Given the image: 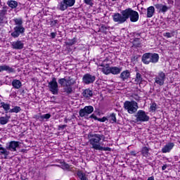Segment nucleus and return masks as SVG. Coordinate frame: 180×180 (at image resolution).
Returning a JSON list of instances; mask_svg holds the SVG:
<instances>
[{"label":"nucleus","mask_w":180,"mask_h":180,"mask_svg":"<svg viewBox=\"0 0 180 180\" xmlns=\"http://www.w3.org/2000/svg\"><path fill=\"white\" fill-rule=\"evenodd\" d=\"M13 20L15 26L13 28V32H11V36L14 39H16L19 37L20 34L25 33V29L23 27V20H22V18H14Z\"/></svg>","instance_id":"nucleus-1"},{"label":"nucleus","mask_w":180,"mask_h":180,"mask_svg":"<svg viewBox=\"0 0 180 180\" xmlns=\"http://www.w3.org/2000/svg\"><path fill=\"white\" fill-rule=\"evenodd\" d=\"M58 82L59 85L63 86L65 92H66L67 94H72V87H71V86L75 85V84H77V81L71 77H68V79H59Z\"/></svg>","instance_id":"nucleus-2"},{"label":"nucleus","mask_w":180,"mask_h":180,"mask_svg":"<svg viewBox=\"0 0 180 180\" xmlns=\"http://www.w3.org/2000/svg\"><path fill=\"white\" fill-rule=\"evenodd\" d=\"M88 137L91 148L97 150L101 146V141L103 139V135L99 134H90Z\"/></svg>","instance_id":"nucleus-3"},{"label":"nucleus","mask_w":180,"mask_h":180,"mask_svg":"<svg viewBox=\"0 0 180 180\" xmlns=\"http://www.w3.org/2000/svg\"><path fill=\"white\" fill-rule=\"evenodd\" d=\"M124 108L129 113V115H133L137 112L139 109V104H137V102L134 101H127L124 103Z\"/></svg>","instance_id":"nucleus-4"},{"label":"nucleus","mask_w":180,"mask_h":180,"mask_svg":"<svg viewBox=\"0 0 180 180\" xmlns=\"http://www.w3.org/2000/svg\"><path fill=\"white\" fill-rule=\"evenodd\" d=\"M75 5V0H63L58 4L57 8L62 12L64 11H67L68 8H71V6H74Z\"/></svg>","instance_id":"nucleus-5"},{"label":"nucleus","mask_w":180,"mask_h":180,"mask_svg":"<svg viewBox=\"0 0 180 180\" xmlns=\"http://www.w3.org/2000/svg\"><path fill=\"white\" fill-rule=\"evenodd\" d=\"M113 21L119 23V25H122L127 20V18L126 15V10H123L121 11V13H116L112 16Z\"/></svg>","instance_id":"nucleus-6"},{"label":"nucleus","mask_w":180,"mask_h":180,"mask_svg":"<svg viewBox=\"0 0 180 180\" xmlns=\"http://www.w3.org/2000/svg\"><path fill=\"white\" fill-rule=\"evenodd\" d=\"M125 14L127 19H130L131 22H136L139 21V13L136 11H134L131 8H127L125 9Z\"/></svg>","instance_id":"nucleus-7"},{"label":"nucleus","mask_w":180,"mask_h":180,"mask_svg":"<svg viewBox=\"0 0 180 180\" xmlns=\"http://www.w3.org/2000/svg\"><path fill=\"white\" fill-rule=\"evenodd\" d=\"M48 87L53 95H57L58 94V83H57V79L56 77H53L52 80L48 83Z\"/></svg>","instance_id":"nucleus-8"},{"label":"nucleus","mask_w":180,"mask_h":180,"mask_svg":"<svg viewBox=\"0 0 180 180\" xmlns=\"http://www.w3.org/2000/svg\"><path fill=\"white\" fill-rule=\"evenodd\" d=\"M165 79H167V76L165 73L162 71H160L158 73V75L155 77V83L160 86H162L165 84Z\"/></svg>","instance_id":"nucleus-9"},{"label":"nucleus","mask_w":180,"mask_h":180,"mask_svg":"<svg viewBox=\"0 0 180 180\" xmlns=\"http://www.w3.org/2000/svg\"><path fill=\"white\" fill-rule=\"evenodd\" d=\"M136 122H148L150 117L147 115L146 111L139 110L135 115Z\"/></svg>","instance_id":"nucleus-10"},{"label":"nucleus","mask_w":180,"mask_h":180,"mask_svg":"<svg viewBox=\"0 0 180 180\" xmlns=\"http://www.w3.org/2000/svg\"><path fill=\"white\" fill-rule=\"evenodd\" d=\"M94 112V107L92 105L85 106L81 109L79 112L80 117H88V115H91Z\"/></svg>","instance_id":"nucleus-11"},{"label":"nucleus","mask_w":180,"mask_h":180,"mask_svg":"<svg viewBox=\"0 0 180 180\" xmlns=\"http://www.w3.org/2000/svg\"><path fill=\"white\" fill-rule=\"evenodd\" d=\"M96 79V77H95V75L86 73L82 77V82L83 84H85V85H89L91 84H94Z\"/></svg>","instance_id":"nucleus-12"},{"label":"nucleus","mask_w":180,"mask_h":180,"mask_svg":"<svg viewBox=\"0 0 180 180\" xmlns=\"http://www.w3.org/2000/svg\"><path fill=\"white\" fill-rule=\"evenodd\" d=\"M20 143L16 141H11L6 143V150L9 151L15 152L16 151V148H19Z\"/></svg>","instance_id":"nucleus-13"},{"label":"nucleus","mask_w":180,"mask_h":180,"mask_svg":"<svg viewBox=\"0 0 180 180\" xmlns=\"http://www.w3.org/2000/svg\"><path fill=\"white\" fill-rule=\"evenodd\" d=\"M156 9H158L159 13H165L168 12L169 9H171L172 6H167L162 4H158L155 5Z\"/></svg>","instance_id":"nucleus-14"},{"label":"nucleus","mask_w":180,"mask_h":180,"mask_svg":"<svg viewBox=\"0 0 180 180\" xmlns=\"http://www.w3.org/2000/svg\"><path fill=\"white\" fill-rule=\"evenodd\" d=\"M12 48L15 50H22L23 49L25 44L22 41H15L11 43Z\"/></svg>","instance_id":"nucleus-15"},{"label":"nucleus","mask_w":180,"mask_h":180,"mask_svg":"<svg viewBox=\"0 0 180 180\" xmlns=\"http://www.w3.org/2000/svg\"><path fill=\"white\" fill-rule=\"evenodd\" d=\"M174 147H175V143L172 142L168 143L162 148V153H163V154L170 153Z\"/></svg>","instance_id":"nucleus-16"},{"label":"nucleus","mask_w":180,"mask_h":180,"mask_svg":"<svg viewBox=\"0 0 180 180\" xmlns=\"http://www.w3.org/2000/svg\"><path fill=\"white\" fill-rule=\"evenodd\" d=\"M99 67L98 70H100L103 74H105V75H109V74H110V68L109 65H101Z\"/></svg>","instance_id":"nucleus-17"},{"label":"nucleus","mask_w":180,"mask_h":180,"mask_svg":"<svg viewBox=\"0 0 180 180\" xmlns=\"http://www.w3.org/2000/svg\"><path fill=\"white\" fill-rule=\"evenodd\" d=\"M141 61L143 63V64H146V65H148L150 63H151V58L150 53H146L142 56Z\"/></svg>","instance_id":"nucleus-18"},{"label":"nucleus","mask_w":180,"mask_h":180,"mask_svg":"<svg viewBox=\"0 0 180 180\" xmlns=\"http://www.w3.org/2000/svg\"><path fill=\"white\" fill-rule=\"evenodd\" d=\"M50 117H51V114L50 113L44 115L39 114V115L36 116V119H37V120H39V122H44V120H49Z\"/></svg>","instance_id":"nucleus-19"},{"label":"nucleus","mask_w":180,"mask_h":180,"mask_svg":"<svg viewBox=\"0 0 180 180\" xmlns=\"http://www.w3.org/2000/svg\"><path fill=\"white\" fill-rule=\"evenodd\" d=\"M143 81L144 79L143 78V75H141L140 72H137L134 78L135 84H136V85H140V84Z\"/></svg>","instance_id":"nucleus-20"},{"label":"nucleus","mask_w":180,"mask_h":180,"mask_svg":"<svg viewBox=\"0 0 180 180\" xmlns=\"http://www.w3.org/2000/svg\"><path fill=\"white\" fill-rule=\"evenodd\" d=\"M122 68H118L116 66L111 67L110 70V74H112V75H117L122 72Z\"/></svg>","instance_id":"nucleus-21"},{"label":"nucleus","mask_w":180,"mask_h":180,"mask_svg":"<svg viewBox=\"0 0 180 180\" xmlns=\"http://www.w3.org/2000/svg\"><path fill=\"white\" fill-rule=\"evenodd\" d=\"M150 63L153 64H156V63L160 60V56L158 53H150Z\"/></svg>","instance_id":"nucleus-22"},{"label":"nucleus","mask_w":180,"mask_h":180,"mask_svg":"<svg viewBox=\"0 0 180 180\" xmlns=\"http://www.w3.org/2000/svg\"><path fill=\"white\" fill-rule=\"evenodd\" d=\"M154 13H155V8H154V6H149L147 8V18H153L154 16Z\"/></svg>","instance_id":"nucleus-23"},{"label":"nucleus","mask_w":180,"mask_h":180,"mask_svg":"<svg viewBox=\"0 0 180 180\" xmlns=\"http://www.w3.org/2000/svg\"><path fill=\"white\" fill-rule=\"evenodd\" d=\"M130 77V72L129 70H124L120 74V78L122 81H126Z\"/></svg>","instance_id":"nucleus-24"},{"label":"nucleus","mask_w":180,"mask_h":180,"mask_svg":"<svg viewBox=\"0 0 180 180\" xmlns=\"http://www.w3.org/2000/svg\"><path fill=\"white\" fill-rule=\"evenodd\" d=\"M12 86L13 88H15V89H20L22 86V82L20 80L14 79L12 82Z\"/></svg>","instance_id":"nucleus-25"},{"label":"nucleus","mask_w":180,"mask_h":180,"mask_svg":"<svg viewBox=\"0 0 180 180\" xmlns=\"http://www.w3.org/2000/svg\"><path fill=\"white\" fill-rule=\"evenodd\" d=\"M1 71H6L7 72H13V68L9 67L8 65H4L0 66V72Z\"/></svg>","instance_id":"nucleus-26"},{"label":"nucleus","mask_w":180,"mask_h":180,"mask_svg":"<svg viewBox=\"0 0 180 180\" xmlns=\"http://www.w3.org/2000/svg\"><path fill=\"white\" fill-rule=\"evenodd\" d=\"M9 154V151H8V149L2 147V145L0 144V155H4L5 158H6V156Z\"/></svg>","instance_id":"nucleus-27"},{"label":"nucleus","mask_w":180,"mask_h":180,"mask_svg":"<svg viewBox=\"0 0 180 180\" xmlns=\"http://www.w3.org/2000/svg\"><path fill=\"white\" fill-rule=\"evenodd\" d=\"M82 95L84 98H91V96L93 95V93L91 89H86L83 91Z\"/></svg>","instance_id":"nucleus-28"},{"label":"nucleus","mask_w":180,"mask_h":180,"mask_svg":"<svg viewBox=\"0 0 180 180\" xmlns=\"http://www.w3.org/2000/svg\"><path fill=\"white\" fill-rule=\"evenodd\" d=\"M11 119L10 116L6 115V117H0V124H6Z\"/></svg>","instance_id":"nucleus-29"},{"label":"nucleus","mask_w":180,"mask_h":180,"mask_svg":"<svg viewBox=\"0 0 180 180\" xmlns=\"http://www.w3.org/2000/svg\"><path fill=\"white\" fill-rule=\"evenodd\" d=\"M7 5H8V6L11 8V9H15L18 7V1L11 0L7 2Z\"/></svg>","instance_id":"nucleus-30"},{"label":"nucleus","mask_w":180,"mask_h":180,"mask_svg":"<svg viewBox=\"0 0 180 180\" xmlns=\"http://www.w3.org/2000/svg\"><path fill=\"white\" fill-rule=\"evenodd\" d=\"M1 106L5 110L6 113H8V111L11 110V104H8L5 102H1Z\"/></svg>","instance_id":"nucleus-31"},{"label":"nucleus","mask_w":180,"mask_h":180,"mask_svg":"<svg viewBox=\"0 0 180 180\" xmlns=\"http://www.w3.org/2000/svg\"><path fill=\"white\" fill-rule=\"evenodd\" d=\"M22 109L19 106H15L13 108L11 109L8 112L10 113H19Z\"/></svg>","instance_id":"nucleus-32"},{"label":"nucleus","mask_w":180,"mask_h":180,"mask_svg":"<svg viewBox=\"0 0 180 180\" xmlns=\"http://www.w3.org/2000/svg\"><path fill=\"white\" fill-rule=\"evenodd\" d=\"M109 121L110 122V123H116L117 120H116V114L115 113H112L110 115V116L108 117Z\"/></svg>","instance_id":"nucleus-33"},{"label":"nucleus","mask_w":180,"mask_h":180,"mask_svg":"<svg viewBox=\"0 0 180 180\" xmlns=\"http://www.w3.org/2000/svg\"><path fill=\"white\" fill-rule=\"evenodd\" d=\"M149 151H150V148L147 147H143L142 148V150H141V154L143 155V157H147L148 156Z\"/></svg>","instance_id":"nucleus-34"},{"label":"nucleus","mask_w":180,"mask_h":180,"mask_svg":"<svg viewBox=\"0 0 180 180\" xmlns=\"http://www.w3.org/2000/svg\"><path fill=\"white\" fill-rule=\"evenodd\" d=\"M97 150H98V151H110V148H109V147L105 148L100 145V146H98Z\"/></svg>","instance_id":"nucleus-35"},{"label":"nucleus","mask_w":180,"mask_h":180,"mask_svg":"<svg viewBox=\"0 0 180 180\" xmlns=\"http://www.w3.org/2000/svg\"><path fill=\"white\" fill-rule=\"evenodd\" d=\"M77 43V39L73 38L72 39H69L67 42L68 46H72V44H75Z\"/></svg>","instance_id":"nucleus-36"},{"label":"nucleus","mask_w":180,"mask_h":180,"mask_svg":"<svg viewBox=\"0 0 180 180\" xmlns=\"http://www.w3.org/2000/svg\"><path fill=\"white\" fill-rule=\"evenodd\" d=\"M157 109V104L155 103H153L150 106V110L152 111V112H155Z\"/></svg>","instance_id":"nucleus-37"},{"label":"nucleus","mask_w":180,"mask_h":180,"mask_svg":"<svg viewBox=\"0 0 180 180\" xmlns=\"http://www.w3.org/2000/svg\"><path fill=\"white\" fill-rule=\"evenodd\" d=\"M84 4H86V5H89V6H94V3L92 2V0H84Z\"/></svg>","instance_id":"nucleus-38"},{"label":"nucleus","mask_w":180,"mask_h":180,"mask_svg":"<svg viewBox=\"0 0 180 180\" xmlns=\"http://www.w3.org/2000/svg\"><path fill=\"white\" fill-rule=\"evenodd\" d=\"M163 36L164 37H167V39H171V37H172V34L170 32H165L163 33Z\"/></svg>","instance_id":"nucleus-39"},{"label":"nucleus","mask_w":180,"mask_h":180,"mask_svg":"<svg viewBox=\"0 0 180 180\" xmlns=\"http://www.w3.org/2000/svg\"><path fill=\"white\" fill-rule=\"evenodd\" d=\"M8 11L5 8H4L3 10H1L0 11V16H5V15H6Z\"/></svg>","instance_id":"nucleus-40"},{"label":"nucleus","mask_w":180,"mask_h":180,"mask_svg":"<svg viewBox=\"0 0 180 180\" xmlns=\"http://www.w3.org/2000/svg\"><path fill=\"white\" fill-rule=\"evenodd\" d=\"M6 21V17L5 15H0V23H4Z\"/></svg>","instance_id":"nucleus-41"},{"label":"nucleus","mask_w":180,"mask_h":180,"mask_svg":"<svg viewBox=\"0 0 180 180\" xmlns=\"http://www.w3.org/2000/svg\"><path fill=\"white\" fill-rule=\"evenodd\" d=\"M58 20H52L51 21V26H56V25H58Z\"/></svg>","instance_id":"nucleus-42"},{"label":"nucleus","mask_w":180,"mask_h":180,"mask_svg":"<svg viewBox=\"0 0 180 180\" xmlns=\"http://www.w3.org/2000/svg\"><path fill=\"white\" fill-rule=\"evenodd\" d=\"M106 120H108V118L105 117H103V118H98V122H101L102 123L106 122Z\"/></svg>","instance_id":"nucleus-43"},{"label":"nucleus","mask_w":180,"mask_h":180,"mask_svg":"<svg viewBox=\"0 0 180 180\" xmlns=\"http://www.w3.org/2000/svg\"><path fill=\"white\" fill-rule=\"evenodd\" d=\"M90 119H94V120H99V118H98V117H96L95 115L92 114L90 117Z\"/></svg>","instance_id":"nucleus-44"},{"label":"nucleus","mask_w":180,"mask_h":180,"mask_svg":"<svg viewBox=\"0 0 180 180\" xmlns=\"http://www.w3.org/2000/svg\"><path fill=\"white\" fill-rule=\"evenodd\" d=\"M57 36V33H56V32H52V33H51V37L52 38V39H56V37Z\"/></svg>","instance_id":"nucleus-45"},{"label":"nucleus","mask_w":180,"mask_h":180,"mask_svg":"<svg viewBox=\"0 0 180 180\" xmlns=\"http://www.w3.org/2000/svg\"><path fill=\"white\" fill-rule=\"evenodd\" d=\"M167 4L169 5H174V0H168Z\"/></svg>","instance_id":"nucleus-46"},{"label":"nucleus","mask_w":180,"mask_h":180,"mask_svg":"<svg viewBox=\"0 0 180 180\" xmlns=\"http://www.w3.org/2000/svg\"><path fill=\"white\" fill-rule=\"evenodd\" d=\"M130 154H131V155H134V157H136V153L135 151H131V152L130 153Z\"/></svg>","instance_id":"nucleus-47"},{"label":"nucleus","mask_w":180,"mask_h":180,"mask_svg":"<svg viewBox=\"0 0 180 180\" xmlns=\"http://www.w3.org/2000/svg\"><path fill=\"white\" fill-rule=\"evenodd\" d=\"M162 171H165V169H167V165H165L162 167Z\"/></svg>","instance_id":"nucleus-48"},{"label":"nucleus","mask_w":180,"mask_h":180,"mask_svg":"<svg viewBox=\"0 0 180 180\" xmlns=\"http://www.w3.org/2000/svg\"><path fill=\"white\" fill-rule=\"evenodd\" d=\"M134 99L135 101H140V97H139V96H135Z\"/></svg>","instance_id":"nucleus-49"},{"label":"nucleus","mask_w":180,"mask_h":180,"mask_svg":"<svg viewBox=\"0 0 180 180\" xmlns=\"http://www.w3.org/2000/svg\"><path fill=\"white\" fill-rule=\"evenodd\" d=\"M147 180H154V176H150V177H148V179Z\"/></svg>","instance_id":"nucleus-50"},{"label":"nucleus","mask_w":180,"mask_h":180,"mask_svg":"<svg viewBox=\"0 0 180 180\" xmlns=\"http://www.w3.org/2000/svg\"><path fill=\"white\" fill-rule=\"evenodd\" d=\"M67 125H62L61 129H64V127H66Z\"/></svg>","instance_id":"nucleus-51"},{"label":"nucleus","mask_w":180,"mask_h":180,"mask_svg":"<svg viewBox=\"0 0 180 180\" xmlns=\"http://www.w3.org/2000/svg\"><path fill=\"white\" fill-rule=\"evenodd\" d=\"M136 40H139V39H136L134 40V41H136Z\"/></svg>","instance_id":"nucleus-52"},{"label":"nucleus","mask_w":180,"mask_h":180,"mask_svg":"<svg viewBox=\"0 0 180 180\" xmlns=\"http://www.w3.org/2000/svg\"><path fill=\"white\" fill-rule=\"evenodd\" d=\"M65 122L67 123V120H65Z\"/></svg>","instance_id":"nucleus-53"}]
</instances>
